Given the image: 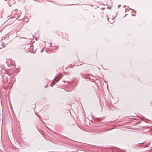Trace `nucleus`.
<instances>
[{
	"label": "nucleus",
	"mask_w": 152,
	"mask_h": 152,
	"mask_svg": "<svg viewBox=\"0 0 152 152\" xmlns=\"http://www.w3.org/2000/svg\"><path fill=\"white\" fill-rule=\"evenodd\" d=\"M62 74H60L58 75L56 78H56V80H57L58 81V80H59L60 79H61V77H62Z\"/></svg>",
	"instance_id": "obj_1"
},
{
	"label": "nucleus",
	"mask_w": 152,
	"mask_h": 152,
	"mask_svg": "<svg viewBox=\"0 0 152 152\" xmlns=\"http://www.w3.org/2000/svg\"><path fill=\"white\" fill-rule=\"evenodd\" d=\"M57 81H58L57 80H56V78L52 82V83L51 84V86L52 87L56 83V82H57Z\"/></svg>",
	"instance_id": "obj_2"
},
{
	"label": "nucleus",
	"mask_w": 152,
	"mask_h": 152,
	"mask_svg": "<svg viewBox=\"0 0 152 152\" xmlns=\"http://www.w3.org/2000/svg\"><path fill=\"white\" fill-rule=\"evenodd\" d=\"M108 20L109 21V18H108Z\"/></svg>",
	"instance_id": "obj_3"
}]
</instances>
